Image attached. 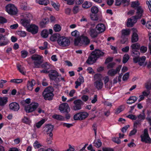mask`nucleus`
Wrapping results in <instances>:
<instances>
[{
  "label": "nucleus",
  "instance_id": "f257e3e1",
  "mask_svg": "<svg viewBox=\"0 0 151 151\" xmlns=\"http://www.w3.org/2000/svg\"><path fill=\"white\" fill-rule=\"evenodd\" d=\"M104 54V53L101 50H95L91 53V55L88 58L86 62L90 64H92L96 61L98 57L103 56Z\"/></svg>",
  "mask_w": 151,
  "mask_h": 151
},
{
  "label": "nucleus",
  "instance_id": "f03ea898",
  "mask_svg": "<svg viewBox=\"0 0 151 151\" xmlns=\"http://www.w3.org/2000/svg\"><path fill=\"white\" fill-rule=\"evenodd\" d=\"M102 78V75L100 74H96L94 76L95 80L94 86L98 90L101 89L103 87L104 84L101 80Z\"/></svg>",
  "mask_w": 151,
  "mask_h": 151
},
{
  "label": "nucleus",
  "instance_id": "7ed1b4c3",
  "mask_svg": "<svg viewBox=\"0 0 151 151\" xmlns=\"http://www.w3.org/2000/svg\"><path fill=\"white\" fill-rule=\"evenodd\" d=\"M43 57L38 55H34L31 57V58L33 61L34 67L39 68L41 67V65L42 62V59Z\"/></svg>",
  "mask_w": 151,
  "mask_h": 151
},
{
  "label": "nucleus",
  "instance_id": "20e7f679",
  "mask_svg": "<svg viewBox=\"0 0 151 151\" xmlns=\"http://www.w3.org/2000/svg\"><path fill=\"white\" fill-rule=\"evenodd\" d=\"M53 89L51 87H48L43 91L42 95L45 100H50L54 96Z\"/></svg>",
  "mask_w": 151,
  "mask_h": 151
},
{
  "label": "nucleus",
  "instance_id": "39448f33",
  "mask_svg": "<svg viewBox=\"0 0 151 151\" xmlns=\"http://www.w3.org/2000/svg\"><path fill=\"white\" fill-rule=\"evenodd\" d=\"M39 105L36 102H33L29 105H24V109L26 113H29L35 111Z\"/></svg>",
  "mask_w": 151,
  "mask_h": 151
},
{
  "label": "nucleus",
  "instance_id": "423d86ee",
  "mask_svg": "<svg viewBox=\"0 0 151 151\" xmlns=\"http://www.w3.org/2000/svg\"><path fill=\"white\" fill-rule=\"evenodd\" d=\"M58 45L62 47H67L70 44V40L68 37L65 36H61L58 40Z\"/></svg>",
  "mask_w": 151,
  "mask_h": 151
},
{
  "label": "nucleus",
  "instance_id": "0eeeda50",
  "mask_svg": "<svg viewBox=\"0 0 151 151\" xmlns=\"http://www.w3.org/2000/svg\"><path fill=\"white\" fill-rule=\"evenodd\" d=\"M6 11L10 14L15 15L17 13V9L16 7L12 4L7 5L6 7Z\"/></svg>",
  "mask_w": 151,
  "mask_h": 151
},
{
  "label": "nucleus",
  "instance_id": "6e6552de",
  "mask_svg": "<svg viewBox=\"0 0 151 151\" xmlns=\"http://www.w3.org/2000/svg\"><path fill=\"white\" fill-rule=\"evenodd\" d=\"M88 115V114L87 112H80L75 114L73 118L75 120H82L86 119Z\"/></svg>",
  "mask_w": 151,
  "mask_h": 151
},
{
  "label": "nucleus",
  "instance_id": "1a4fd4ad",
  "mask_svg": "<svg viewBox=\"0 0 151 151\" xmlns=\"http://www.w3.org/2000/svg\"><path fill=\"white\" fill-rule=\"evenodd\" d=\"M48 76L50 80L55 81H59V79L58 78L59 75L56 70H50Z\"/></svg>",
  "mask_w": 151,
  "mask_h": 151
},
{
  "label": "nucleus",
  "instance_id": "9d476101",
  "mask_svg": "<svg viewBox=\"0 0 151 151\" xmlns=\"http://www.w3.org/2000/svg\"><path fill=\"white\" fill-rule=\"evenodd\" d=\"M146 59L145 56H142L141 57H135L133 58V61L134 63H138L139 65L141 66H145L146 65V63L145 62Z\"/></svg>",
  "mask_w": 151,
  "mask_h": 151
},
{
  "label": "nucleus",
  "instance_id": "9b49d317",
  "mask_svg": "<svg viewBox=\"0 0 151 151\" xmlns=\"http://www.w3.org/2000/svg\"><path fill=\"white\" fill-rule=\"evenodd\" d=\"M73 103L74 105L72 109L74 110H78L82 109L83 102L80 99H78L74 101Z\"/></svg>",
  "mask_w": 151,
  "mask_h": 151
},
{
  "label": "nucleus",
  "instance_id": "f8f14e48",
  "mask_svg": "<svg viewBox=\"0 0 151 151\" xmlns=\"http://www.w3.org/2000/svg\"><path fill=\"white\" fill-rule=\"evenodd\" d=\"M59 110L62 113H68L70 111V109L67 103H63L60 105Z\"/></svg>",
  "mask_w": 151,
  "mask_h": 151
},
{
  "label": "nucleus",
  "instance_id": "ddd939ff",
  "mask_svg": "<svg viewBox=\"0 0 151 151\" xmlns=\"http://www.w3.org/2000/svg\"><path fill=\"white\" fill-rule=\"evenodd\" d=\"M27 30L29 32H31L32 34H35L37 33L38 27L36 25L32 24L27 27Z\"/></svg>",
  "mask_w": 151,
  "mask_h": 151
},
{
  "label": "nucleus",
  "instance_id": "4468645a",
  "mask_svg": "<svg viewBox=\"0 0 151 151\" xmlns=\"http://www.w3.org/2000/svg\"><path fill=\"white\" fill-rule=\"evenodd\" d=\"M141 140L146 143H151V139L147 133H143L140 136Z\"/></svg>",
  "mask_w": 151,
  "mask_h": 151
},
{
  "label": "nucleus",
  "instance_id": "2eb2a0df",
  "mask_svg": "<svg viewBox=\"0 0 151 151\" xmlns=\"http://www.w3.org/2000/svg\"><path fill=\"white\" fill-rule=\"evenodd\" d=\"M121 67V65H119L115 69H111L109 70L107 72L108 75L111 76H115L117 73L119 72Z\"/></svg>",
  "mask_w": 151,
  "mask_h": 151
},
{
  "label": "nucleus",
  "instance_id": "dca6fc26",
  "mask_svg": "<svg viewBox=\"0 0 151 151\" xmlns=\"http://www.w3.org/2000/svg\"><path fill=\"white\" fill-rule=\"evenodd\" d=\"M132 29L133 30V33L131 38V41L132 42H135L138 41L139 39L137 33V29L134 28H133Z\"/></svg>",
  "mask_w": 151,
  "mask_h": 151
},
{
  "label": "nucleus",
  "instance_id": "f3484780",
  "mask_svg": "<svg viewBox=\"0 0 151 151\" xmlns=\"http://www.w3.org/2000/svg\"><path fill=\"white\" fill-rule=\"evenodd\" d=\"M35 84V81L33 79L28 81L27 84V89L30 91H32Z\"/></svg>",
  "mask_w": 151,
  "mask_h": 151
},
{
  "label": "nucleus",
  "instance_id": "a211bd4d",
  "mask_svg": "<svg viewBox=\"0 0 151 151\" xmlns=\"http://www.w3.org/2000/svg\"><path fill=\"white\" fill-rule=\"evenodd\" d=\"M102 79L103 80L105 88H110L111 87V84L109 81V78L108 76H102Z\"/></svg>",
  "mask_w": 151,
  "mask_h": 151
},
{
  "label": "nucleus",
  "instance_id": "6ab92c4d",
  "mask_svg": "<svg viewBox=\"0 0 151 151\" xmlns=\"http://www.w3.org/2000/svg\"><path fill=\"white\" fill-rule=\"evenodd\" d=\"M137 19L135 17L129 18L128 19L126 25L127 27H131L137 22Z\"/></svg>",
  "mask_w": 151,
  "mask_h": 151
},
{
  "label": "nucleus",
  "instance_id": "aec40b11",
  "mask_svg": "<svg viewBox=\"0 0 151 151\" xmlns=\"http://www.w3.org/2000/svg\"><path fill=\"white\" fill-rule=\"evenodd\" d=\"M9 106L10 110L14 111H17L19 109V104L15 102L10 104Z\"/></svg>",
  "mask_w": 151,
  "mask_h": 151
},
{
  "label": "nucleus",
  "instance_id": "412c9836",
  "mask_svg": "<svg viewBox=\"0 0 151 151\" xmlns=\"http://www.w3.org/2000/svg\"><path fill=\"white\" fill-rule=\"evenodd\" d=\"M144 10L142 6H139L137 9L136 15L134 17L137 19L140 18L143 15Z\"/></svg>",
  "mask_w": 151,
  "mask_h": 151
},
{
  "label": "nucleus",
  "instance_id": "4be33fe9",
  "mask_svg": "<svg viewBox=\"0 0 151 151\" xmlns=\"http://www.w3.org/2000/svg\"><path fill=\"white\" fill-rule=\"evenodd\" d=\"M9 42L8 39L5 36L0 35V46L6 45Z\"/></svg>",
  "mask_w": 151,
  "mask_h": 151
},
{
  "label": "nucleus",
  "instance_id": "5701e85b",
  "mask_svg": "<svg viewBox=\"0 0 151 151\" xmlns=\"http://www.w3.org/2000/svg\"><path fill=\"white\" fill-rule=\"evenodd\" d=\"M96 30L99 33L103 32L105 30V27L103 24H98L96 27Z\"/></svg>",
  "mask_w": 151,
  "mask_h": 151
},
{
  "label": "nucleus",
  "instance_id": "b1692460",
  "mask_svg": "<svg viewBox=\"0 0 151 151\" xmlns=\"http://www.w3.org/2000/svg\"><path fill=\"white\" fill-rule=\"evenodd\" d=\"M84 82V80L82 76H80L75 82V83L76 84L75 86V88H77L78 87L81 86V84L83 83Z\"/></svg>",
  "mask_w": 151,
  "mask_h": 151
},
{
  "label": "nucleus",
  "instance_id": "393cba45",
  "mask_svg": "<svg viewBox=\"0 0 151 151\" xmlns=\"http://www.w3.org/2000/svg\"><path fill=\"white\" fill-rule=\"evenodd\" d=\"M61 35L59 34H55L51 35L50 37V40L53 42L57 41L58 43V40L61 37Z\"/></svg>",
  "mask_w": 151,
  "mask_h": 151
},
{
  "label": "nucleus",
  "instance_id": "a878e982",
  "mask_svg": "<svg viewBox=\"0 0 151 151\" xmlns=\"http://www.w3.org/2000/svg\"><path fill=\"white\" fill-rule=\"evenodd\" d=\"M81 39H82L83 45H87L89 44L90 42V40L86 36H81Z\"/></svg>",
  "mask_w": 151,
  "mask_h": 151
},
{
  "label": "nucleus",
  "instance_id": "bb28decb",
  "mask_svg": "<svg viewBox=\"0 0 151 151\" xmlns=\"http://www.w3.org/2000/svg\"><path fill=\"white\" fill-rule=\"evenodd\" d=\"M22 16L25 19L30 20L32 19V16L31 14L28 12L22 13Z\"/></svg>",
  "mask_w": 151,
  "mask_h": 151
},
{
  "label": "nucleus",
  "instance_id": "cd10ccee",
  "mask_svg": "<svg viewBox=\"0 0 151 151\" xmlns=\"http://www.w3.org/2000/svg\"><path fill=\"white\" fill-rule=\"evenodd\" d=\"M75 45L78 46H81L83 45V41L81 39V36L79 38H76L75 40Z\"/></svg>",
  "mask_w": 151,
  "mask_h": 151
},
{
  "label": "nucleus",
  "instance_id": "c85d7f7f",
  "mask_svg": "<svg viewBox=\"0 0 151 151\" xmlns=\"http://www.w3.org/2000/svg\"><path fill=\"white\" fill-rule=\"evenodd\" d=\"M30 20L25 19H22L21 21V23L22 25L26 27L27 28L29 26V22Z\"/></svg>",
  "mask_w": 151,
  "mask_h": 151
},
{
  "label": "nucleus",
  "instance_id": "c756f323",
  "mask_svg": "<svg viewBox=\"0 0 151 151\" xmlns=\"http://www.w3.org/2000/svg\"><path fill=\"white\" fill-rule=\"evenodd\" d=\"M8 98L6 97L0 96V106H4L7 103Z\"/></svg>",
  "mask_w": 151,
  "mask_h": 151
},
{
  "label": "nucleus",
  "instance_id": "7c9ffc66",
  "mask_svg": "<svg viewBox=\"0 0 151 151\" xmlns=\"http://www.w3.org/2000/svg\"><path fill=\"white\" fill-rule=\"evenodd\" d=\"M54 128L53 125L51 124H47L45 125V130L47 132H51Z\"/></svg>",
  "mask_w": 151,
  "mask_h": 151
},
{
  "label": "nucleus",
  "instance_id": "2f4dec72",
  "mask_svg": "<svg viewBox=\"0 0 151 151\" xmlns=\"http://www.w3.org/2000/svg\"><path fill=\"white\" fill-rule=\"evenodd\" d=\"M47 120L46 118L42 119L41 120L36 123L35 126L37 128H40L41 126Z\"/></svg>",
  "mask_w": 151,
  "mask_h": 151
},
{
  "label": "nucleus",
  "instance_id": "473e14b6",
  "mask_svg": "<svg viewBox=\"0 0 151 151\" xmlns=\"http://www.w3.org/2000/svg\"><path fill=\"white\" fill-rule=\"evenodd\" d=\"M99 33L97 30L95 29H92L90 30V34L91 36L93 38L96 37Z\"/></svg>",
  "mask_w": 151,
  "mask_h": 151
},
{
  "label": "nucleus",
  "instance_id": "72a5a7b5",
  "mask_svg": "<svg viewBox=\"0 0 151 151\" xmlns=\"http://www.w3.org/2000/svg\"><path fill=\"white\" fill-rule=\"evenodd\" d=\"M36 2L40 5H47L49 3V0H36Z\"/></svg>",
  "mask_w": 151,
  "mask_h": 151
},
{
  "label": "nucleus",
  "instance_id": "f704fd0d",
  "mask_svg": "<svg viewBox=\"0 0 151 151\" xmlns=\"http://www.w3.org/2000/svg\"><path fill=\"white\" fill-rule=\"evenodd\" d=\"M137 99V98L135 96L130 97L127 101V103L129 104H131L135 102Z\"/></svg>",
  "mask_w": 151,
  "mask_h": 151
},
{
  "label": "nucleus",
  "instance_id": "c9c22d12",
  "mask_svg": "<svg viewBox=\"0 0 151 151\" xmlns=\"http://www.w3.org/2000/svg\"><path fill=\"white\" fill-rule=\"evenodd\" d=\"M140 47V45L138 43H135L131 45L130 47L132 50H139Z\"/></svg>",
  "mask_w": 151,
  "mask_h": 151
},
{
  "label": "nucleus",
  "instance_id": "e433bc0d",
  "mask_svg": "<svg viewBox=\"0 0 151 151\" xmlns=\"http://www.w3.org/2000/svg\"><path fill=\"white\" fill-rule=\"evenodd\" d=\"M17 67L18 70L22 74L25 75L26 73L25 69L19 64L17 65Z\"/></svg>",
  "mask_w": 151,
  "mask_h": 151
},
{
  "label": "nucleus",
  "instance_id": "4c0bfd02",
  "mask_svg": "<svg viewBox=\"0 0 151 151\" xmlns=\"http://www.w3.org/2000/svg\"><path fill=\"white\" fill-rule=\"evenodd\" d=\"M48 18H45L42 19L40 22V27L42 28L45 27V25L48 23Z\"/></svg>",
  "mask_w": 151,
  "mask_h": 151
},
{
  "label": "nucleus",
  "instance_id": "58836bf2",
  "mask_svg": "<svg viewBox=\"0 0 151 151\" xmlns=\"http://www.w3.org/2000/svg\"><path fill=\"white\" fill-rule=\"evenodd\" d=\"M92 5V3L88 1H86L82 5V7L84 8H88Z\"/></svg>",
  "mask_w": 151,
  "mask_h": 151
},
{
  "label": "nucleus",
  "instance_id": "ea45409f",
  "mask_svg": "<svg viewBox=\"0 0 151 151\" xmlns=\"http://www.w3.org/2000/svg\"><path fill=\"white\" fill-rule=\"evenodd\" d=\"M140 125L141 123L139 122H135L134 124V128L131 132H137V128Z\"/></svg>",
  "mask_w": 151,
  "mask_h": 151
},
{
  "label": "nucleus",
  "instance_id": "a19ab883",
  "mask_svg": "<svg viewBox=\"0 0 151 151\" xmlns=\"http://www.w3.org/2000/svg\"><path fill=\"white\" fill-rule=\"evenodd\" d=\"M140 3L139 1H133L131 3V6L132 7L134 8H136L137 9L138 8V7L140 6Z\"/></svg>",
  "mask_w": 151,
  "mask_h": 151
},
{
  "label": "nucleus",
  "instance_id": "79ce46f5",
  "mask_svg": "<svg viewBox=\"0 0 151 151\" xmlns=\"http://www.w3.org/2000/svg\"><path fill=\"white\" fill-rule=\"evenodd\" d=\"M22 122L26 124H30L31 123V120L27 117H24L22 119Z\"/></svg>",
  "mask_w": 151,
  "mask_h": 151
},
{
  "label": "nucleus",
  "instance_id": "37998d69",
  "mask_svg": "<svg viewBox=\"0 0 151 151\" xmlns=\"http://www.w3.org/2000/svg\"><path fill=\"white\" fill-rule=\"evenodd\" d=\"M17 35L21 37H24L26 35L25 32L22 31H18L16 32Z\"/></svg>",
  "mask_w": 151,
  "mask_h": 151
},
{
  "label": "nucleus",
  "instance_id": "c03bdc74",
  "mask_svg": "<svg viewBox=\"0 0 151 151\" xmlns=\"http://www.w3.org/2000/svg\"><path fill=\"white\" fill-rule=\"evenodd\" d=\"M41 35L42 37L46 38L48 35L49 32L47 30L44 29L41 32Z\"/></svg>",
  "mask_w": 151,
  "mask_h": 151
},
{
  "label": "nucleus",
  "instance_id": "a18cd8bd",
  "mask_svg": "<svg viewBox=\"0 0 151 151\" xmlns=\"http://www.w3.org/2000/svg\"><path fill=\"white\" fill-rule=\"evenodd\" d=\"M124 109V106H121L119 107L116 109V110L115 113V114H118L120 113L121 111H123Z\"/></svg>",
  "mask_w": 151,
  "mask_h": 151
},
{
  "label": "nucleus",
  "instance_id": "49530a36",
  "mask_svg": "<svg viewBox=\"0 0 151 151\" xmlns=\"http://www.w3.org/2000/svg\"><path fill=\"white\" fill-rule=\"evenodd\" d=\"M80 10V6L76 5L73 7L72 11L73 13L76 14Z\"/></svg>",
  "mask_w": 151,
  "mask_h": 151
},
{
  "label": "nucleus",
  "instance_id": "de8ad7c7",
  "mask_svg": "<svg viewBox=\"0 0 151 151\" xmlns=\"http://www.w3.org/2000/svg\"><path fill=\"white\" fill-rule=\"evenodd\" d=\"M138 120L139 121H142L144 120L145 118V114L143 113L140 114L137 116Z\"/></svg>",
  "mask_w": 151,
  "mask_h": 151
},
{
  "label": "nucleus",
  "instance_id": "09e8293b",
  "mask_svg": "<svg viewBox=\"0 0 151 151\" xmlns=\"http://www.w3.org/2000/svg\"><path fill=\"white\" fill-rule=\"evenodd\" d=\"M23 81L22 79H14L11 80L10 82H11L14 83L16 84H19L22 83Z\"/></svg>",
  "mask_w": 151,
  "mask_h": 151
},
{
  "label": "nucleus",
  "instance_id": "8fccbe9b",
  "mask_svg": "<svg viewBox=\"0 0 151 151\" xmlns=\"http://www.w3.org/2000/svg\"><path fill=\"white\" fill-rule=\"evenodd\" d=\"M52 117L54 119L60 120H63L64 119V117L60 115L55 114L52 116Z\"/></svg>",
  "mask_w": 151,
  "mask_h": 151
},
{
  "label": "nucleus",
  "instance_id": "3c124183",
  "mask_svg": "<svg viewBox=\"0 0 151 151\" xmlns=\"http://www.w3.org/2000/svg\"><path fill=\"white\" fill-rule=\"evenodd\" d=\"M42 68L48 70L50 68V64L47 63H45L42 64L41 66Z\"/></svg>",
  "mask_w": 151,
  "mask_h": 151
},
{
  "label": "nucleus",
  "instance_id": "603ef678",
  "mask_svg": "<svg viewBox=\"0 0 151 151\" xmlns=\"http://www.w3.org/2000/svg\"><path fill=\"white\" fill-rule=\"evenodd\" d=\"M91 11L92 13L96 14L99 11V9L96 6H93L91 8Z\"/></svg>",
  "mask_w": 151,
  "mask_h": 151
},
{
  "label": "nucleus",
  "instance_id": "864d4df0",
  "mask_svg": "<svg viewBox=\"0 0 151 151\" xmlns=\"http://www.w3.org/2000/svg\"><path fill=\"white\" fill-rule=\"evenodd\" d=\"M130 30L129 29H124L122 31V35H128L130 34Z\"/></svg>",
  "mask_w": 151,
  "mask_h": 151
},
{
  "label": "nucleus",
  "instance_id": "5fc2aeb1",
  "mask_svg": "<svg viewBox=\"0 0 151 151\" xmlns=\"http://www.w3.org/2000/svg\"><path fill=\"white\" fill-rule=\"evenodd\" d=\"M94 145L97 147H99L101 146L102 143L100 140H95L94 143Z\"/></svg>",
  "mask_w": 151,
  "mask_h": 151
},
{
  "label": "nucleus",
  "instance_id": "6e6d98bb",
  "mask_svg": "<svg viewBox=\"0 0 151 151\" xmlns=\"http://www.w3.org/2000/svg\"><path fill=\"white\" fill-rule=\"evenodd\" d=\"M129 55L127 54H125L124 56L123 60V62L124 63H126L129 59Z\"/></svg>",
  "mask_w": 151,
  "mask_h": 151
},
{
  "label": "nucleus",
  "instance_id": "4d7b16f0",
  "mask_svg": "<svg viewBox=\"0 0 151 151\" xmlns=\"http://www.w3.org/2000/svg\"><path fill=\"white\" fill-rule=\"evenodd\" d=\"M145 87L148 90L151 89V80H149L145 84Z\"/></svg>",
  "mask_w": 151,
  "mask_h": 151
},
{
  "label": "nucleus",
  "instance_id": "13d9d810",
  "mask_svg": "<svg viewBox=\"0 0 151 151\" xmlns=\"http://www.w3.org/2000/svg\"><path fill=\"white\" fill-rule=\"evenodd\" d=\"M71 34L72 36L75 37H77L79 35V32L76 30L72 32L71 33Z\"/></svg>",
  "mask_w": 151,
  "mask_h": 151
},
{
  "label": "nucleus",
  "instance_id": "bf43d9fd",
  "mask_svg": "<svg viewBox=\"0 0 151 151\" xmlns=\"http://www.w3.org/2000/svg\"><path fill=\"white\" fill-rule=\"evenodd\" d=\"M54 29L55 32H59L61 29V27L59 24H55L54 25Z\"/></svg>",
  "mask_w": 151,
  "mask_h": 151
},
{
  "label": "nucleus",
  "instance_id": "052dcab7",
  "mask_svg": "<svg viewBox=\"0 0 151 151\" xmlns=\"http://www.w3.org/2000/svg\"><path fill=\"white\" fill-rule=\"evenodd\" d=\"M33 146L35 149H36L41 147V145L39 142L36 141L34 143Z\"/></svg>",
  "mask_w": 151,
  "mask_h": 151
},
{
  "label": "nucleus",
  "instance_id": "680f3d73",
  "mask_svg": "<svg viewBox=\"0 0 151 151\" xmlns=\"http://www.w3.org/2000/svg\"><path fill=\"white\" fill-rule=\"evenodd\" d=\"M91 103L92 104H95L97 100V96L96 95H94L93 97L91 99Z\"/></svg>",
  "mask_w": 151,
  "mask_h": 151
},
{
  "label": "nucleus",
  "instance_id": "e2e57ef3",
  "mask_svg": "<svg viewBox=\"0 0 151 151\" xmlns=\"http://www.w3.org/2000/svg\"><path fill=\"white\" fill-rule=\"evenodd\" d=\"M21 56L23 58H26L28 55V52L26 50H22L21 51Z\"/></svg>",
  "mask_w": 151,
  "mask_h": 151
},
{
  "label": "nucleus",
  "instance_id": "0e129e2a",
  "mask_svg": "<svg viewBox=\"0 0 151 151\" xmlns=\"http://www.w3.org/2000/svg\"><path fill=\"white\" fill-rule=\"evenodd\" d=\"M112 141L117 144H119L121 143V141L118 137H114L112 138Z\"/></svg>",
  "mask_w": 151,
  "mask_h": 151
},
{
  "label": "nucleus",
  "instance_id": "69168bd1",
  "mask_svg": "<svg viewBox=\"0 0 151 151\" xmlns=\"http://www.w3.org/2000/svg\"><path fill=\"white\" fill-rule=\"evenodd\" d=\"M147 47L145 46H142L140 48V51L141 52L143 53L147 51Z\"/></svg>",
  "mask_w": 151,
  "mask_h": 151
},
{
  "label": "nucleus",
  "instance_id": "338daca9",
  "mask_svg": "<svg viewBox=\"0 0 151 151\" xmlns=\"http://www.w3.org/2000/svg\"><path fill=\"white\" fill-rule=\"evenodd\" d=\"M91 19L94 21H97L98 19V16L96 15H91L90 16Z\"/></svg>",
  "mask_w": 151,
  "mask_h": 151
},
{
  "label": "nucleus",
  "instance_id": "774afa93",
  "mask_svg": "<svg viewBox=\"0 0 151 151\" xmlns=\"http://www.w3.org/2000/svg\"><path fill=\"white\" fill-rule=\"evenodd\" d=\"M87 71L89 74H93L94 73L93 69L90 67H88L87 69Z\"/></svg>",
  "mask_w": 151,
  "mask_h": 151
}]
</instances>
